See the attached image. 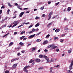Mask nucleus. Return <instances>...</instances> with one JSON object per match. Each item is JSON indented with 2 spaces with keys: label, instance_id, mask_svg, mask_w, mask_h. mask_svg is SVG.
<instances>
[{
  "label": "nucleus",
  "instance_id": "obj_1",
  "mask_svg": "<svg viewBox=\"0 0 73 73\" xmlns=\"http://www.w3.org/2000/svg\"><path fill=\"white\" fill-rule=\"evenodd\" d=\"M29 67H30V66H25L24 68H23V70L26 73H28V70L27 69V68H29Z\"/></svg>",
  "mask_w": 73,
  "mask_h": 73
},
{
  "label": "nucleus",
  "instance_id": "obj_2",
  "mask_svg": "<svg viewBox=\"0 0 73 73\" xmlns=\"http://www.w3.org/2000/svg\"><path fill=\"white\" fill-rule=\"evenodd\" d=\"M73 61L72 60L70 64V65L69 66V69L70 70H72V67H73Z\"/></svg>",
  "mask_w": 73,
  "mask_h": 73
},
{
  "label": "nucleus",
  "instance_id": "obj_3",
  "mask_svg": "<svg viewBox=\"0 0 73 73\" xmlns=\"http://www.w3.org/2000/svg\"><path fill=\"white\" fill-rule=\"evenodd\" d=\"M51 48L52 49H54L57 48V46H54V44H52Z\"/></svg>",
  "mask_w": 73,
  "mask_h": 73
},
{
  "label": "nucleus",
  "instance_id": "obj_4",
  "mask_svg": "<svg viewBox=\"0 0 73 73\" xmlns=\"http://www.w3.org/2000/svg\"><path fill=\"white\" fill-rule=\"evenodd\" d=\"M35 61H36L37 62H39L41 61V60L38 58H36L35 59Z\"/></svg>",
  "mask_w": 73,
  "mask_h": 73
},
{
  "label": "nucleus",
  "instance_id": "obj_5",
  "mask_svg": "<svg viewBox=\"0 0 73 73\" xmlns=\"http://www.w3.org/2000/svg\"><path fill=\"white\" fill-rule=\"evenodd\" d=\"M24 13V12H23L21 13L19 15V16H20V17H21L23 16V15Z\"/></svg>",
  "mask_w": 73,
  "mask_h": 73
},
{
  "label": "nucleus",
  "instance_id": "obj_6",
  "mask_svg": "<svg viewBox=\"0 0 73 73\" xmlns=\"http://www.w3.org/2000/svg\"><path fill=\"white\" fill-rule=\"evenodd\" d=\"M18 60V58H17L13 59L11 60V62H14V61H16V60Z\"/></svg>",
  "mask_w": 73,
  "mask_h": 73
},
{
  "label": "nucleus",
  "instance_id": "obj_7",
  "mask_svg": "<svg viewBox=\"0 0 73 73\" xmlns=\"http://www.w3.org/2000/svg\"><path fill=\"white\" fill-rule=\"evenodd\" d=\"M17 66V64H15L12 67L13 68H16V66Z\"/></svg>",
  "mask_w": 73,
  "mask_h": 73
},
{
  "label": "nucleus",
  "instance_id": "obj_8",
  "mask_svg": "<svg viewBox=\"0 0 73 73\" xmlns=\"http://www.w3.org/2000/svg\"><path fill=\"white\" fill-rule=\"evenodd\" d=\"M34 62V60H33V59H32L29 61V63L30 64V63H32V62Z\"/></svg>",
  "mask_w": 73,
  "mask_h": 73
},
{
  "label": "nucleus",
  "instance_id": "obj_9",
  "mask_svg": "<svg viewBox=\"0 0 73 73\" xmlns=\"http://www.w3.org/2000/svg\"><path fill=\"white\" fill-rule=\"evenodd\" d=\"M48 41L47 40H46V41H44V42H43V44L44 45H45V44H47V43H48Z\"/></svg>",
  "mask_w": 73,
  "mask_h": 73
},
{
  "label": "nucleus",
  "instance_id": "obj_10",
  "mask_svg": "<svg viewBox=\"0 0 73 73\" xmlns=\"http://www.w3.org/2000/svg\"><path fill=\"white\" fill-rule=\"evenodd\" d=\"M38 57H39V58H43V55L42 54L39 55Z\"/></svg>",
  "mask_w": 73,
  "mask_h": 73
},
{
  "label": "nucleus",
  "instance_id": "obj_11",
  "mask_svg": "<svg viewBox=\"0 0 73 73\" xmlns=\"http://www.w3.org/2000/svg\"><path fill=\"white\" fill-rule=\"evenodd\" d=\"M40 25V24H39V23H38L37 24H36L35 26V27H38Z\"/></svg>",
  "mask_w": 73,
  "mask_h": 73
},
{
  "label": "nucleus",
  "instance_id": "obj_12",
  "mask_svg": "<svg viewBox=\"0 0 73 73\" xmlns=\"http://www.w3.org/2000/svg\"><path fill=\"white\" fill-rule=\"evenodd\" d=\"M71 10V8L70 7H68V8L67 11L68 12H70V11Z\"/></svg>",
  "mask_w": 73,
  "mask_h": 73
},
{
  "label": "nucleus",
  "instance_id": "obj_13",
  "mask_svg": "<svg viewBox=\"0 0 73 73\" xmlns=\"http://www.w3.org/2000/svg\"><path fill=\"white\" fill-rule=\"evenodd\" d=\"M24 37H25V36H23L20 38V39H21V40H23V39L24 38Z\"/></svg>",
  "mask_w": 73,
  "mask_h": 73
},
{
  "label": "nucleus",
  "instance_id": "obj_14",
  "mask_svg": "<svg viewBox=\"0 0 73 73\" xmlns=\"http://www.w3.org/2000/svg\"><path fill=\"white\" fill-rule=\"evenodd\" d=\"M60 31V29H56L55 30V32L56 33H57V32H58Z\"/></svg>",
  "mask_w": 73,
  "mask_h": 73
},
{
  "label": "nucleus",
  "instance_id": "obj_15",
  "mask_svg": "<svg viewBox=\"0 0 73 73\" xmlns=\"http://www.w3.org/2000/svg\"><path fill=\"white\" fill-rule=\"evenodd\" d=\"M54 60L53 61V60H52V59H51L49 61V62H54Z\"/></svg>",
  "mask_w": 73,
  "mask_h": 73
},
{
  "label": "nucleus",
  "instance_id": "obj_16",
  "mask_svg": "<svg viewBox=\"0 0 73 73\" xmlns=\"http://www.w3.org/2000/svg\"><path fill=\"white\" fill-rule=\"evenodd\" d=\"M17 24H18L17 23L15 24H14V25L13 26L12 28H13V27H15V26H16L17 25Z\"/></svg>",
  "mask_w": 73,
  "mask_h": 73
},
{
  "label": "nucleus",
  "instance_id": "obj_17",
  "mask_svg": "<svg viewBox=\"0 0 73 73\" xmlns=\"http://www.w3.org/2000/svg\"><path fill=\"white\" fill-rule=\"evenodd\" d=\"M8 6L10 7H12V5H11V3H8Z\"/></svg>",
  "mask_w": 73,
  "mask_h": 73
},
{
  "label": "nucleus",
  "instance_id": "obj_18",
  "mask_svg": "<svg viewBox=\"0 0 73 73\" xmlns=\"http://www.w3.org/2000/svg\"><path fill=\"white\" fill-rule=\"evenodd\" d=\"M52 24H53L52 22L50 23L47 25V27H49V25H52Z\"/></svg>",
  "mask_w": 73,
  "mask_h": 73
},
{
  "label": "nucleus",
  "instance_id": "obj_19",
  "mask_svg": "<svg viewBox=\"0 0 73 73\" xmlns=\"http://www.w3.org/2000/svg\"><path fill=\"white\" fill-rule=\"evenodd\" d=\"M54 40H58V38L56 37H54Z\"/></svg>",
  "mask_w": 73,
  "mask_h": 73
},
{
  "label": "nucleus",
  "instance_id": "obj_20",
  "mask_svg": "<svg viewBox=\"0 0 73 73\" xmlns=\"http://www.w3.org/2000/svg\"><path fill=\"white\" fill-rule=\"evenodd\" d=\"M49 36H50V35L49 34H48L47 35L46 37V38H49Z\"/></svg>",
  "mask_w": 73,
  "mask_h": 73
},
{
  "label": "nucleus",
  "instance_id": "obj_21",
  "mask_svg": "<svg viewBox=\"0 0 73 73\" xmlns=\"http://www.w3.org/2000/svg\"><path fill=\"white\" fill-rule=\"evenodd\" d=\"M19 44L20 45L23 46V43L22 42H20L19 43Z\"/></svg>",
  "mask_w": 73,
  "mask_h": 73
},
{
  "label": "nucleus",
  "instance_id": "obj_22",
  "mask_svg": "<svg viewBox=\"0 0 73 73\" xmlns=\"http://www.w3.org/2000/svg\"><path fill=\"white\" fill-rule=\"evenodd\" d=\"M33 35L30 36L29 37V38H33Z\"/></svg>",
  "mask_w": 73,
  "mask_h": 73
},
{
  "label": "nucleus",
  "instance_id": "obj_23",
  "mask_svg": "<svg viewBox=\"0 0 73 73\" xmlns=\"http://www.w3.org/2000/svg\"><path fill=\"white\" fill-rule=\"evenodd\" d=\"M52 13H53L52 12H50L49 13V15H48L49 16H52Z\"/></svg>",
  "mask_w": 73,
  "mask_h": 73
},
{
  "label": "nucleus",
  "instance_id": "obj_24",
  "mask_svg": "<svg viewBox=\"0 0 73 73\" xmlns=\"http://www.w3.org/2000/svg\"><path fill=\"white\" fill-rule=\"evenodd\" d=\"M7 64L6 63L5 64V69H7Z\"/></svg>",
  "mask_w": 73,
  "mask_h": 73
},
{
  "label": "nucleus",
  "instance_id": "obj_25",
  "mask_svg": "<svg viewBox=\"0 0 73 73\" xmlns=\"http://www.w3.org/2000/svg\"><path fill=\"white\" fill-rule=\"evenodd\" d=\"M5 73H9V71L8 70H6L5 71Z\"/></svg>",
  "mask_w": 73,
  "mask_h": 73
},
{
  "label": "nucleus",
  "instance_id": "obj_26",
  "mask_svg": "<svg viewBox=\"0 0 73 73\" xmlns=\"http://www.w3.org/2000/svg\"><path fill=\"white\" fill-rule=\"evenodd\" d=\"M63 41H64V39H60V42H62Z\"/></svg>",
  "mask_w": 73,
  "mask_h": 73
},
{
  "label": "nucleus",
  "instance_id": "obj_27",
  "mask_svg": "<svg viewBox=\"0 0 73 73\" xmlns=\"http://www.w3.org/2000/svg\"><path fill=\"white\" fill-rule=\"evenodd\" d=\"M13 45V42H11V43H10L9 44V46H11V45Z\"/></svg>",
  "mask_w": 73,
  "mask_h": 73
},
{
  "label": "nucleus",
  "instance_id": "obj_28",
  "mask_svg": "<svg viewBox=\"0 0 73 73\" xmlns=\"http://www.w3.org/2000/svg\"><path fill=\"white\" fill-rule=\"evenodd\" d=\"M36 29H32L31 31H33V32H34L35 31Z\"/></svg>",
  "mask_w": 73,
  "mask_h": 73
},
{
  "label": "nucleus",
  "instance_id": "obj_29",
  "mask_svg": "<svg viewBox=\"0 0 73 73\" xmlns=\"http://www.w3.org/2000/svg\"><path fill=\"white\" fill-rule=\"evenodd\" d=\"M40 41H41V40L40 39H37L36 40V42H40Z\"/></svg>",
  "mask_w": 73,
  "mask_h": 73
},
{
  "label": "nucleus",
  "instance_id": "obj_30",
  "mask_svg": "<svg viewBox=\"0 0 73 73\" xmlns=\"http://www.w3.org/2000/svg\"><path fill=\"white\" fill-rule=\"evenodd\" d=\"M10 11V10L9 9H8V10L7 11V14H9V13Z\"/></svg>",
  "mask_w": 73,
  "mask_h": 73
},
{
  "label": "nucleus",
  "instance_id": "obj_31",
  "mask_svg": "<svg viewBox=\"0 0 73 73\" xmlns=\"http://www.w3.org/2000/svg\"><path fill=\"white\" fill-rule=\"evenodd\" d=\"M71 50H69L68 51V53H71V52H72V50H71V49H70Z\"/></svg>",
  "mask_w": 73,
  "mask_h": 73
},
{
  "label": "nucleus",
  "instance_id": "obj_32",
  "mask_svg": "<svg viewBox=\"0 0 73 73\" xmlns=\"http://www.w3.org/2000/svg\"><path fill=\"white\" fill-rule=\"evenodd\" d=\"M22 24H26L27 25L29 24V22H28V23H22Z\"/></svg>",
  "mask_w": 73,
  "mask_h": 73
},
{
  "label": "nucleus",
  "instance_id": "obj_33",
  "mask_svg": "<svg viewBox=\"0 0 73 73\" xmlns=\"http://www.w3.org/2000/svg\"><path fill=\"white\" fill-rule=\"evenodd\" d=\"M72 71H71L70 70H68V73H72Z\"/></svg>",
  "mask_w": 73,
  "mask_h": 73
},
{
  "label": "nucleus",
  "instance_id": "obj_34",
  "mask_svg": "<svg viewBox=\"0 0 73 73\" xmlns=\"http://www.w3.org/2000/svg\"><path fill=\"white\" fill-rule=\"evenodd\" d=\"M25 32V31H23L22 32H21V34L23 35V33H24Z\"/></svg>",
  "mask_w": 73,
  "mask_h": 73
},
{
  "label": "nucleus",
  "instance_id": "obj_35",
  "mask_svg": "<svg viewBox=\"0 0 73 73\" xmlns=\"http://www.w3.org/2000/svg\"><path fill=\"white\" fill-rule=\"evenodd\" d=\"M44 8V6H43V7H41L40 8V9H41V10H42Z\"/></svg>",
  "mask_w": 73,
  "mask_h": 73
},
{
  "label": "nucleus",
  "instance_id": "obj_36",
  "mask_svg": "<svg viewBox=\"0 0 73 73\" xmlns=\"http://www.w3.org/2000/svg\"><path fill=\"white\" fill-rule=\"evenodd\" d=\"M45 59L46 60V61H48L49 60V58H48V57H46V58H45Z\"/></svg>",
  "mask_w": 73,
  "mask_h": 73
},
{
  "label": "nucleus",
  "instance_id": "obj_37",
  "mask_svg": "<svg viewBox=\"0 0 73 73\" xmlns=\"http://www.w3.org/2000/svg\"><path fill=\"white\" fill-rule=\"evenodd\" d=\"M43 69V67H40L38 68V69H39V70H41V69Z\"/></svg>",
  "mask_w": 73,
  "mask_h": 73
},
{
  "label": "nucleus",
  "instance_id": "obj_38",
  "mask_svg": "<svg viewBox=\"0 0 73 73\" xmlns=\"http://www.w3.org/2000/svg\"><path fill=\"white\" fill-rule=\"evenodd\" d=\"M60 3V2H58L56 4V5H55V6H56V5H57L59 4V3Z\"/></svg>",
  "mask_w": 73,
  "mask_h": 73
},
{
  "label": "nucleus",
  "instance_id": "obj_39",
  "mask_svg": "<svg viewBox=\"0 0 73 73\" xmlns=\"http://www.w3.org/2000/svg\"><path fill=\"white\" fill-rule=\"evenodd\" d=\"M23 24H21V25H19V26H18V28H20V27H21V26H23Z\"/></svg>",
  "mask_w": 73,
  "mask_h": 73
},
{
  "label": "nucleus",
  "instance_id": "obj_40",
  "mask_svg": "<svg viewBox=\"0 0 73 73\" xmlns=\"http://www.w3.org/2000/svg\"><path fill=\"white\" fill-rule=\"evenodd\" d=\"M16 15H15V16L13 17V19H15V18H16Z\"/></svg>",
  "mask_w": 73,
  "mask_h": 73
},
{
  "label": "nucleus",
  "instance_id": "obj_41",
  "mask_svg": "<svg viewBox=\"0 0 73 73\" xmlns=\"http://www.w3.org/2000/svg\"><path fill=\"white\" fill-rule=\"evenodd\" d=\"M18 22V21H15L14 22V23H13V24H16V23H17Z\"/></svg>",
  "mask_w": 73,
  "mask_h": 73
},
{
  "label": "nucleus",
  "instance_id": "obj_42",
  "mask_svg": "<svg viewBox=\"0 0 73 73\" xmlns=\"http://www.w3.org/2000/svg\"><path fill=\"white\" fill-rule=\"evenodd\" d=\"M25 50H23L21 51V52H22V53H25Z\"/></svg>",
  "mask_w": 73,
  "mask_h": 73
},
{
  "label": "nucleus",
  "instance_id": "obj_43",
  "mask_svg": "<svg viewBox=\"0 0 73 73\" xmlns=\"http://www.w3.org/2000/svg\"><path fill=\"white\" fill-rule=\"evenodd\" d=\"M2 12H3V10H0V14H1V13H2Z\"/></svg>",
  "mask_w": 73,
  "mask_h": 73
},
{
  "label": "nucleus",
  "instance_id": "obj_44",
  "mask_svg": "<svg viewBox=\"0 0 73 73\" xmlns=\"http://www.w3.org/2000/svg\"><path fill=\"white\" fill-rule=\"evenodd\" d=\"M43 58H46V57H47V56L45 55H43Z\"/></svg>",
  "mask_w": 73,
  "mask_h": 73
},
{
  "label": "nucleus",
  "instance_id": "obj_45",
  "mask_svg": "<svg viewBox=\"0 0 73 73\" xmlns=\"http://www.w3.org/2000/svg\"><path fill=\"white\" fill-rule=\"evenodd\" d=\"M5 8L4 6H2L1 7V9H3V8Z\"/></svg>",
  "mask_w": 73,
  "mask_h": 73
},
{
  "label": "nucleus",
  "instance_id": "obj_46",
  "mask_svg": "<svg viewBox=\"0 0 73 73\" xmlns=\"http://www.w3.org/2000/svg\"><path fill=\"white\" fill-rule=\"evenodd\" d=\"M49 16V17L48 19V20H49L51 18V17H52V16Z\"/></svg>",
  "mask_w": 73,
  "mask_h": 73
},
{
  "label": "nucleus",
  "instance_id": "obj_47",
  "mask_svg": "<svg viewBox=\"0 0 73 73\" xmlns=\"http://www.w3.org/2000/svg\"><path fill=\"white\" fill-rule=\"evenodd\" d=\"M20 7H21V6L20 5H18L17 6V7L18 8V9H19L20 8Z\"/></svg>",
  "mask_w": 73,
  "mask_h": 73
},
{
  "label": "nucleus",
  "instance_id": "obj_48",
  "mask_svg": "<svg viewBox=\"0 0 73 73\" xmlns=\"http://www.w3.org/2000/svg\"><path fill=\"white\" fill-rule=\"evenodd\" d=\"M50 3H51V2L50 1H49L48 2V4H49Z\"/></svg>",
  "mask_w": 73,
  "mask_h": 73
},
{
  "label": "nucleus",
  "instance_id": "obj_49",
  "mask_svg": "<svg viewBox=\"0 0 73 73\" xmlns=\"http://www.w3.org/2000/svg\"><path fill=\"white\" fill-rule=\"evenodd\" d=\"M28 9V8H24L23 9V10H27Z\"/></svg>",
  "mask_w": 73,
  "mask_h": 73
},
{
  "label": "nucleus",
  "instance_id": "obj_50",
  "mask_svg": "<svg viewBox=\"0 0 73 73\" xmlns=\"http://www.w3.org/2000/svg\"><path fill=\"white\" fill-rule=\"evenodd\" d=\"M33 31H30L29 32V34H31V33H33Z\"/></svg>",
  "mask_w": 73,
  "mask_h": 73
},
{
  "label": "nucleus",
  "instance_id": "obj_51",
  "mask_svg": "<svg viewBox=\"0 0 73 73\" xmlns=\"http://www.w3.org/2000/svg\"><path fill=\"white\" fill-rule=\"evenodd\" d=\"M51 48L52 47V45L48 46V48Z\"/></svg>",
  "mask_w": 73,
  "mask_h": 73
},
{
  "label": "nucleus",
  "instance_id": "obj_52",
  "mask_svg": "<svg viewBox=\"0 0 73 73\" xmlns=\"http://www.w3.org/2000/svg\"><path fill=\"white\" fill-rule=\"evenodd\" d=\"M39 29H38L37 28L36 29H35V31H38Z\"/></svg>",
  "mask_w": 73,
  "mask_h": 73
},
{
  "label": "nucleus",
  "instance_id": "obj_53",
  "mask_svg": "<svg viewBox=\"0 0 73 73\" xmlns=\"http://www.w3.org/2000/svg\"><path fill=\"white\" fill-rule=\"evenodd\" d=\"M40 33H41V32H39V33H38V34H36V35H40Z\"/></svg>",
  "mask_w": 73,
  "mask_h": 73
},
{
  "label": "nucleus",
  "instance_id": "obj_54",
  "mask_svg": "<svg viewBox=\"0 0 73 73\" xmlns=\"http://www.w3.org/2000/svg\"><path fill=\"white\" fill-rule=\"evenodd\" d=\"M39 17H36V18H35V19L36 20H37V19H38Z\"/></svg>",
  "mask_w": 73,
  "mask_h": 73
},
{
  "label": "nucleus",
  "instance_id": "obj_55",
  "mask_svg": "<svg viewBox=\"0 0 73 73\" xmlns=\"http://www.w3.org/2000/svg\"><path fill=\"white\" fill-rule=\"evenodd\" d=\"M21 54L20 53H19L18 54H17V56H20V55H21Z\"/></svg>",
  "mask_w": 73,
  "mask_h": 73
},
{
  "label": "nucleus",
  "instance_id": "obj_56",
  "mask_svg": "<svg viewBox=\"0 0 73 73\" xmlns=\"http://www.w3.org/2000/svg\"><path fill=\"white\" fill-rule=\"evenodd\" d=\"M12 25H11L10 26H7L8 28H11L12 27Z\"/></svg>",
  "mask_w": 73,
  "mask_h": 73
},
{
  "label": "nucleus",
  "instance_id": "obj_57",
  "mask_svg": "<svg viewBox=\"0 0 73 73\" xmlns=\"http://www.w3.org/2000/svg\"><path fill=\"white\" fill-rule=\"evenodd\" d=\"M64 30H65V31H68V30H69V28H67L65 29H64Z\"/></svg>",
  "mask_w": 73,
  "mask_h": 73
},
{
  "label": "nucleus",
  "instance_id": "obj_58",
  "mask_svg": "<svg viewBox=\"0 0 73 73\" xmlns=\"http://www.w3.org/2000/svg\"><path fill=\"white\" fill-rule=\"evenodd\" d=\"M65 36V34H63V35H62V37H63V36Z\"/></svg>",
  "mask_w": 73,
  "mask_h": 73
},
{
  "label": "nucleus",
  "instance_id": "obj_59",
  "mask_svg": "<svg viewBox=\"0 0 73 73\" xmlns=\"http://www.w3.org/2000/svg\"><path fill=\"white\" fill-rule=\"evenodd\" d=\"M45 14H43L42 16V17H45Z\"/></svg>",
  "mask_w": 73,
  "mask_h": 73
},
{
  "label": "nucleus",
  "instance_id": "obj_60",
  "mask_svg": "<svg viewBox=\"0 0 73 73\" xmlns=\"http://www.w3.org/2000/svg\"><path fill=\"white\" fill-rule=\"evenodd\" d=\"M44 51L45 52H48V50H47L46 49H45L44 50Z\"/></svg>",
  "mask_w": 73,
  "mask_h": 73
},
{
  "label": "nucleus",
  "instance_id": "obj_61",
  "mask_svg": "<svg viewBox=\"0 0 73 73\" xmlns=\"http://www.w3.org/2000/svg\"><path fill=\"white\" fill-rule=\"evenodd\" d=\"M56 52H59V49H57L56 50Z\"/></svg>",
  "mask_w": 73,
  "mask_h": 73
},
{
  "label": "nucleus",
  "instance_id": "obj_62",
  "mask_svg": "<svg viewBox=\"0 0 73 73\" xmlns=\"http://www.w3.org/2000/svg\"><path fill=\"white\" fill-rule=\"evenodd\" d=\"M18 4L17 3H16L15 4V5H16L17 6V5H18Z\"/></svg>",
  "mask_w": 73,
  "mask_h": 73
},
{
  "label": "nucleus",
  "instance_id": "obj_63",
  "mask_svg": "<svg viewBox=\"0 0 73 73\" xmlns=\"http://www.w3.org/2000/svg\"><path fill=\"white\" fill-rule=\"evenodd\" d=\"M29 11H27L26 12V13H29Z\"/></svg>",
  "mask_w": 73,
  "mask_h": 73
},
{
  "label": "nucleus",
  "instance_id": "obj_64",
  "mask_svg": "<svg viewBox=\"0 0 73 73\" xmlns=\"http://www.w3.org/2000/svg\"><path fill=\"white\" fill-rule=\"evenodd\" d=\"M33 25H31L30 26H29V28H31L32 27Z\"/></svg>",
  "mask_w": 73,
  "mask_h": 73
}]
</instances>
